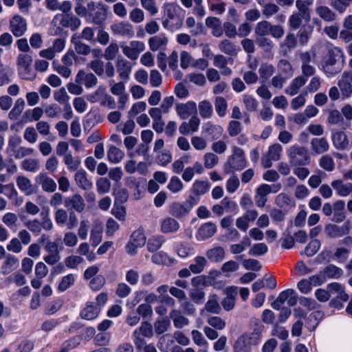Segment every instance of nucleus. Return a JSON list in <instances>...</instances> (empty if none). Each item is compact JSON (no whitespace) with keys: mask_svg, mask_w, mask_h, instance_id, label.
I'll list each match as a JSON object with an SVG mask.
<instances>
[{"mask_svg":"<svg viewBox=\"0 0 352 352\" xmlns=\"http://www.w3.org/2000/svg\"><path fill=\"white\" fill-rule=\"evenodd\" d=\"M331 186L336 190L341 197L349 195L352 191V184H343L341 180H334L331 182Z\"/></svg>","mask_w":352,"mask_h":352,"instance_id":"36","label":"nucleus"},{"mask_svg":"<svg viewBox=\"0 0 352 352\" xmlns=\"http://www.w3.org/2000/svg\"><path fill=\"white\" fill-rule=\"evenodd\" d=\"M278 74L282 75L287 79L290 78L294 74V69L290 63L285 60L281 59L278 61Z\"/></svg>","mask_w":352,"mask_h":352,"instance_id":"37","label":"nucleus"},{"mask_svg":"<svg viewBox=\"0 0 352 352\" xmlns=\"http://www.w3.org/2000/svg\"><path fill=\"white\" fill-rule=\"evenodd\" d=\"M206 25L212 30V34L215 37H221L223 34L221 21L219 18L209 16L206 19Z\"/></svg>","mask_w":352,"mask_h":352,"instance_id":"23","label":"nucleus"},{"mask_svg":"<svg viewBox=\"0 0 352 352\" xmlns=\"http://www.w3.org/2000/svg\"><path fill=\"white\" fill-rule=\"evenodd\" d=\"M71 42L74 45L76 52L80 55L87 56L91 53V48L84 43L78 34H74L71 38Z\"/></svg>","mask_w":352,"mask_h":352,"instance_id":"24","label":"nucleus"},{"mask_svg":"<svg viewBox=\"0 0 352 352\" xmlns=\"http://www.w3.org/2000/svg\"><path fill=\"white\" fill-rule=\"evenodd\" d=\"M170 326V322L167 318L158 319L154 322L155 332L157 335H161L166 332Z\"/></svg>","mask_w":352,"mask_h":352,"instance_id":"46","label":"nucleus"},{"mask_svg":"<svg viewBox=\"0 0 352 352\" xmlns=\"http://www.w3.org/2000/svg\"><path fill=\"white\" fill-rule=\"evenodd\" d=\"M294 293V290L293 289H287L285 290L278 295L276 300L272 303V307L277 310H279L281 306L287 300L289 297Z\"/></svg>","mask_w":352,"mask_h":352,"instance_id":"43","label":"nucleus"},{"mask_svg":"<svg viewBox=\"0 0 352 352\" xmlns=\"http://www.w3.org/2000/svg\"><path fill=\"white\" fill-rule=\"evenodd\" d=\"M65 207L75 210L78 212H81L84 210L85 204L83 198L78 194L74 195L72 197L67 198L65 200Z\"/></svg>","mask_w":352,"mask_h":352,"instance_id":"22","label":"nucleus"},{"mask_svg":"<svg viewBox=\"0 0 352 352\" xmlns=\"http://www.w3.org/2000/svg\"><path fill=\"white\" fill-rule=\"evenodd\" d=\"M322 274H324V276L325 277V279L327 278H339L341 277L343 274V271L341 268L330 264L327 265L322 271Z\"/></svg>","mask_w":352,"mask_h":352,"instance_id":"41","label":"nucleus"},{"mask_svg":"<svg viewBox=\"0 0 352 352\" xmlns=\"http://www.w3.org/2000/svg\"><path fill=\"white\" fill-rule=\"evenodd\" d=\"M190 210L186 204L179 203H173L170 207V214L177 218H180L186 216Z\"/></svg>","mask_w":352,"mask_h":352,"instance_id":"40","label":"nucleus"},{"mask_svg":"<svg viewBox=\"0 0 352 352\" xmlns=\"http://www.w3.org/2000/svg\"><path fill=\"white\" fill-rule=\"evenodd\" d=\"M283 146L276 143L269 147L267 154L263 157L262 163L264 168H270L272 166V160L278 161L280 159Z\"/></svg>","mask_w":352,"mask_h":352,"instance_id":"8","label":"nucleus"},{"mask_svg":"<svg viewBox=\"0 0 352 352\" xmlns=\"http://www.w3.org/2000/svg\"><path fill=\"white\" fill-rule=\"evenodd\" d=\"M10 28L11 32L15 36H21L23 35L27 30L26 21L19 15H14L10 20Z\"/></svg>","mask_w":352,"mask_h":352,"instance_id":"13","label":"nucleus"},{"mask_svg":"<svg viewBox=\"0 0 352 352\" xmlns=\"http://www.w3.org/2000/svg\"><path fill=\"white\" fill-rule=\"evenodd\" d=\"M316 12L322 20L327 22L333 21L336 19V14L326 6H317Z\"/></svg>","mask_w":352,"mask_h":352,"instance_id":"34","label":"nucleus"},{"mask_svg":"<svg viewBox=\"0 0 352 352\" xmlns=\"http://www.w3.org/2000/svg\"><path fill=\"white\" fill-rule=\"evenodd\" d=\"M275 72V67L272 64L264 63H262L258 69V73L261 78L264 80L271 77Z\"/></svg>","mask_w":352,"mask_h":352,"instance_id":"50","label":"nucleus"},{"mask_svg":"<svg viewBox=\"0 0 352 352\" xmlns=\"http://www.w3.org/2000/svg\"><path fill=\"white\" fill-rule=\"evenodd\" d=\"M204 309L208 312L219 314L221 311L219 303V297L216 294L210 295L208 301L206 302Z\"/></svg>","mask_w":352,"mask_h":352,"instance_id":"33","label":"nucleus"},{"mask_svg":"<svg viewBox=\"0 0 352 352\" xmlns=\"http://www.w3.org/2000/svg\"><path fill=\"white\" fill-rule=\"evenodd\" d=\"M232 155L228 158V164L234 170H241L246 166L244 152L237 146L232 148Z\"/></svg>","mask_w":352,"mask_h":352,"instance_id":"7","label":"nucleus"},{"mask_svg":"<svg viewBox=\"0 0 352 352\" xmlns=\"http://www.w3.org/2000/svg\"><path fill=\"white\" fill-rule=\"evenodd\" d=\"M256 42L258 47L265 52L270 53L274 48V43L272 41L265 36L256 38Z\"/></svg>","mask_w":352,"mask_h":352,"instance_id":"60","label":"nucleus"},{"mask_svg":"<svg viewBox=\"0 0 352 352\" xmlns=\"http://www.w3.org/2000/svg\"><path fill=\"white\" fill-rule=\"evenodd\" d=\"M25 107V101L23 98H18L14 107L9 113V118L11 120H16L21 115Z\"/></svg>","mask_w":352,"mask_h":352,"instance_id":"48","label":"nucleus"},{"mask_svg":"<svg viewBox=\"0 0 352 352\" xmlns=\"http://www.w3.org/2000/svg\"><path fill=\"white\" fill-rule=\"evenodd\" d=\"M226 297L221 301L223 308L229 311L234 309L235 306L236 297L237 296V287H230L226 289Z\"/></svg>","mask_w":352,"mask_h":352,"instance_id":"20","label":"nucleus"},{"mask_svg":"<svg viewBox=\"0 0 352 352\" xmlns=\"http://www.w3.org/2000/svg\"><path fill=\"white\" fill-rule=\"evenodd\" d=\"M252 345V344L249 343L242 336L237 340L234 348L235 352H249Z\"/></svg>","mask_w":352,"mask_h":352,"instance_id":"64","label":"nucleus"},{"mask_svg":"<svg viewBox=\"0 0 352 352\" xmlns=\"http://www.w3.org/2000/svg\"><path fill=\"white\" fill-rule=\"evenodd\" d=\"M36 182L41 186L43 191L53 192L56 190V183L45 173H40L36 177Z\"/></svg>","mask_w":352,"mask_h":352,"instance_id":"16","label":"nucleus"},{"mask_svg":"<svg viewBox=\"0 0 352 352\" xmlns=\"http://www.w3.org/2000/svg\"><path fill=\"white\" fill-rule=\"evenodd\" d=\"M64 163L70 170H76L80 164V160L78 157H74L72 153L65 155Z\"/></svg>","mask_w":352,"mask_h":352,"instance_id":"55","label":"nucleus"},{"mask_svg":"<svg viewBox=\"0 0 352 352\" xmlns=\"http://www.w3.org/2000/svg\"><path fill=\"white\" fill-rule=\"evenodd\" d=\"M74 179L78 186L85 190H90L93 186L92 182L88 179L85 170H78L75 174Z\"/></svg>","mask_w":352,"mask_h":352,"instance_id":"28","label":"nucleus"},{"mask_svg":"<svg viewBox=\"0 0 352 352\" xmlns=\"http://www.w3.org/2000/svg\"><path fill=\"white\" fill-rule=\"evenodd\" d=\"M169 317L173 320L174 326L177 329H182L189 323L188 319L182 314L180 310H171Z\"/></svg>","mask_w":352,"mask_h":352,"instance_id":"27","label":"nucleus"},{"mask_svg":"<svg viewBox=\"0 0 352 352\" xmlns=\"http://www.w3.org/2000/svg\"><path fill=\"white\" fill-rule=\"evenodd\" d=\"M350 229L351 223L349 221H346L342 226L329 223L324 227V232L330 238H338L348 234Z\"/></svg>","mask_w":352,"mask_h":352,"instance_id":"9","label":"nucleus"},{"mask_svg":"<svg viewBox=\"0 0 352 352\" xmlns=\"http://www.w3.org/2000/svg\"><path fill=\"white\" fill-rule=\"evenodd\" d=\"M197 111L195 102L188 101L185 104H178L176 106V112L180 118L185 120L192 115H196Z\"/></svg>","mask_w":352,"mask_h":352,"instance_id":"15","label":"nucleus"},{"mask_svg":"<svg viewBox=\"0 0 352 352\" xmlns=\"http://www.w3.org/2000/svg\"><path fill=\"white\" fill-rule=\"evenodd\" d=\"M342 55V51L338 48L329 50L322 60L324 72L330 75H335L340 72L342 68L338 62Z\"/></svg>","mask_w":352,"mask_h":352,"instance_id":"1","label":"nucleus"},{"mask_svg":"<svg viewBox=\"0 0 352 352\" xmlns=\"http://www.w3.org/2000/svg\"><path fill=\"white\" fill-rule=\"evenodd\" d=\"M210 187V184L206 181L197 180L194 182L192 190L195 195H201L206 193Z\"/></svg>","mask_w":352,"mask_h":352,"instance_id":"53","label":"nucleus"},{"mask_svg":"<svg viewBox=\"0 0 352 352\" xmlns=\"http://www.w3.org/2000/svg\"><path fill=\"white\" fill-rule=\"evenodd\" d=\"M307 78L304 76H298L295 78L289 86L285 89V93L289 96L297 94L300 88L305 85Z\"/></svg>","mask_w":352,"mask_h":352,"instance_id":"31","label":"nucleus"},{"mask_svg":"<svg viewBox=\"0 0 352 352\" xmlns=\"http://www.w3.org/2000/svg\"><path fill=\"white\" fill-rule=\"evenodd\" d=\"M213 64L221 69V73L223 76H230L232 74V69L228 67V59L224 56L221 54L214 56Z\"/></svg>","mask_w":352,"mask_h":352,"instance_id":"30","label":"nucleus"},{"mask_svg":"<svg viewBox=\"0 0 352 352\" xmlns=\"http://www.w3.org/2000/svg\"><path fill=\"white\" fill-rule=\"evenodd\" d=\"M18 188L25 195H31L33 192V185L31 181L25 176H18L16 180Z\"/></svg>","mask_w":352,"mask_h":352,"instance_id":"38","label":"nucleus"},{"mask_svg":"<svg viewBox=\"0 0 352 352\" xmlns=\"http://www.w3.org/2000/svg\"><path fill=\"white\" fill-rule=\"evenodd\" d=\"M217 232L214 223L208 222L203 224L197 230L196 238L199 241H205L212 237Z\"/></svg>","mask_w":352,"mask_h":352,"instance_id":"19","label":"nucleus"},{"mask_svg":"<svg viewBox=\"0 0 352 352\" xmlns=\"http://www.w3.org/2000/svg\"><path fill=\"white\" fill-rule=\"evenodd\" d=\"M21 167L23 170L29 172H36L39 168L38 160L29 158L21 162Z\"/></svg>","mask_w":352,"mask_h":352,"instance_id":"58","label":"nucleus"},{"mask_svg":"<svg viewBox=\"0 0 352 352\" xmlns=\"http://www.w3.org/2000/svg\"><path fill=\"white\" fill-rule=\"evenodd\" d=\"M106 94V89L102 86H99L97 89L87 96V99L91 103L102 101Z\"/></svg>","mask_w":352,"mask_h":352,"instance_id":"54","label":"nucleus"},{"mask_svg":"<svg viewBox=\"0 0 352 352\" xmlns=\"http://www.w3.org/2000/svg\"><path fill=\"white\" fill-rule=\"evenodd\" d=\"M124 153L119 148L111 146L107 151V157L109 162L113 164L120 162L124 157Z\"/></svg>","mask_w":352,"mask_h":352,"instance_id":"39","label":"nucleus"},{"mask_svg":"<svg viewBox=\"0 0 352 352\" xmlns=\"http://www.w3.org/2000/svg\"><path fill=\"white\" fill-rule=\"evenodd\" d=\"M268 251L267 245L264 243L253 245L249 250V254L253 256L264 255Z\"/></svg>","mask_w":352,"mask_h":352,"instance_id":"57","label":"nucleus"},{"mask_svg":"<svg viewBox=\"0 0 352 352\" xmlns=\"http://www.w3.org/2000/svg\"><path fill=\"white\" fill-rule=\"evenodd\" d=\"M167 43V37L162 34L154 36L148 39L149 47L153 52L165 47Z\"/></svg>","mask_w":352,"mask_h":352,"instance_id":"29","label":"nucleus"},{"mask_svg":"<svg viewBox=\"0 0 352 352\" xmlns=\"http://www.w3.org/2000/svg\"><path fill=\"white\" fill-rule=\"evenodd\" d=\"M100 309L91 304L87 305V307L81 311V317L85 320H93L96 318Z\"/></svg>","mask_w":352,"mask_h":352,"instance_id":"45","label":"nucleus"},{"mask_svg":"<svg viewBox=\"0 0 352 352\" xmlns=\"http://www.w3.org/2000/svg\"><path fill=\"white\" fill-rule=\"evenodd\" d=\"M207 264V260L204 256H197L193 263L190 265V270L193 274H199L202 272Z\"/></svg>","mask_w":352,"mask_h":352,"instance_id":"42","label":"nucleus"},{"mask_svg":"<svg viewBox=\"0 0 352 352\" xmlns=\"http://www.w3.org/2000/svg\"><path fill=\"white\" fill-rule=\"evenodd\" d=\"M271 23L267 21L258 22L255 27V34L260 37H263L270 34Z\"/></svg>","mask_w":352,"mask_h":352,"instance_id":"56","label":"nucleus"},{"mask_svg":"<svg viewBox=\"0 0 352 352\" xmlns=\"http://www.w3.org/2000/svg\"><path fill=\"white\" fill-rule=\"evenodd\" d=\"M201 123L200 119L196 116H193L188 122H184L179 127V131L182 135H188L193 133L198 130Z\"/></svg>","mask_w":352,"mask_h":352,"instance_id":"17","label":"nucleus"},{"mask_svg":"<svg viewBox=\"0 0 352 352\" xmlns=\"http://www.w3.org/2000/svg\"><path fill=\"white\" fill-rule=\"evenodd\" d=\"M119 52L118 45L111 43L104 50V57L107 60H112L116 58Z\"/></svg>","mask_w":352,"mask_h":352,"instance_id":"63","label":"nucleus"},{"mask_svg":"<svg viewBox=\"0 0 352 352\" xmlns=\"http://www.w3.org/2000/svg\"><path fill=\"white\" fill-rule=\"evenodd\" d=\"M146 243V236L142 231L138 230L134 231L130 239V241L126 245L127 252L131 255L136 253V250Z\"/></svg>","mask_w":352,"mask_h":352,"instance_id":"10","label":"nucleus"},{"mask_svg":"<svg viewBox=\"0 0 352 352\" xmlns=\"http://www.w3.org/2000/svg\"><path fill=\"white\" fill-rule=\"evenodd\" d=\"M206 255L210 261L219 263L224 259L226 252L223 248L217 246L207 250Z\"/></svg>","mask_w":352,"mask_h":352,"instance_id":"32","label":"nucleus"},{"mask_svg":"<svg viewBox=\"0 0 352 352\" xmlns=\"http://www.w3.org/2000/svg\"><path fill=\"white\" fill-rule=\"evenodd\" d=\"M200 116L204 118H210L213 113L212 104L208 100H203L199 103Z\"/></svg>","mask_w":352,"mask_h":352,"instance_id":"47","label":"nucleus"},{"mask_svg":"<svg viewBox=\"0 0 352 352\" xmlns=\"http://www.w3.org/2000/svg\"><path fill=\"white\" fill-rule=\"evenodd\" d=\"M179 228V223L174 219L170 217L164 219L160 225V230L162 233H174Z\"/></svg>","mask_w":352,"mask_h":352,"instance_id":"26","label":"nucleus"},{"mask_svg":"<svg viewBox=\"0 0 352 352\" xmlns=\"http://www.w3.org/2000/svg\"><path fill=\"white\" fill-rule=\"evenodd\" d=\"M24 226L28 229L29 232H31L36 235H38L41 232V223L37 219L25 221L24 223Z\"/></svg>","mask_w":352,"mask_h":352,"instance_id":"61","label":"nucleus"},{"mask_svg":"<svg viewBox=\"0 0 352 352\" xmlns=\"http://www.w3.org/2000/svg\"><path fill=\"white\" fill-rule=\"evenodd\" d=\"M290 164L292 166H306L310 162V156L307 148L294 144L287 151Z\"/></svg>","mask_w":352,"mask_h":352,"instance_id":"2","label":"nucleus"},{"mask_svg":"<svg viewBox=\"0 0 352 352\" xmlns=\"http://www.w3.org/2000/svg\"><path fill=\"white\" fill-rule=\"evenodd\" d=\"M204 131L208 135H210L213 140H217L221 136L223 129L219 125H214L208 123L206 124Z\"/></svg>","mask_w":352,"mask_h":352,"instance_id":"51","label":"nucleus"},{"mask_svg":"<svg viewBox=\"0 0 352 352\" xmlns=\"http://www.w3.org/2000/svg\"><path fill=\"white\" fill-rule=\"evenodd\" d=\"M153 335L152 325L147 322L142 323L141 326L133 332V342L138 349H141L146 342L144 337L151 338Z\"/></svg>","mask_w":352,"mask_h":352,"instance_id":"4","label":"nucleus"},{"mask_svg":"<svg viewBox=\"0 0 352 352\" xmlns=\"http://www.w3.org/2000/svg\"><path fill=\"white\" fill-rule=\"evenodd\" d=\"M343 98H348L352 95V72H344L341 78L338 81Z\"/></svg>","mask_w":352,"mask_h":352,"instance_id":"12","label":"nucleus"},{"mask_svg":"<svg viewBox=\"0 0 352 352\" xmlns=\"http://www.w3.org/2000/svg\"><path fill=\"white\" fill-rule=\"evenodd\" d=\"M310 148L311 152L315 155H320L329 151L330 144L324 137L314 138L311 140Z\"/></svg>","mask_w":352,"mask_h":352,"instance_id":"14","label":"nucleus"},{"mask_svg":"<svg viewBox=\"0 0 352 352\" xmlns=\"http://www.w3.org/2000/svg\"><path fill=\"white\" fill-rule=\"evenodd\" d=\"M88 67L98 76H102L104 74L108 78L115 76V68L111 62L104 63L101 59L96 58L89 63Z\"/></svg>","mask_w":352,"mask_h":352,"instance_id":"3","label":"nucleus"},{"mask_svg":"<svg viewBox=\"0 0 352 352\" xmlns=\"http://www.w3.org/2000/svg\"><path fill=\"white\" fill-rule=\"evenodd\" d=\"M111 182L106 177L99 178L96 182V188L98 193L100 194H105L110 191L111 189Z\"/></svg>","mask_w":352,"mask_h":352,"instance_id":"62","label":"nucleus"},{"mask_svg":"<svg viewBox=\"0 0 352 352\" xmlns=\"http://www.w3.org/2000/svg\"><path fill=\"white\" fill-rule=\"evenodd\" d=\"M110 29L115 36L132 38L135 34L133 25L127 21L116 22L111 25Z\"/></svg>","mask_w":352,"mask_h":352,"instance_id":"6","label":"nucleus"},{"mask_svg":"<svg viewBox=\"0 0 352 352\" xmlns=\"http://www.w3.org/2000/svg\"><path fill=\"white\" fill-rule=\"evenodd\" d=\"M32 63V58L30 55L26 54H21L17 58V65L19 71L23 72H28Z\"/></svg>","mask_w":352,"mask_h":352,"instance_id":"35","label":"nucleus"},{"mask_svg":"<svg viewBox=\"0 0 352 352\" xmlns=\"http://www.w3.org/2000/svg\"><path fill=\"white\" fill-rule=\"evenodd\" d=\"M116 67L121 79L126 80L129 78L132 71V66L129 61L122 57H119L117 59Z\"/></svg>","mask_w":352,"mask_h":352,"instance_id":"21","label":"nucleus"},{"mask_svg":"<svg viewBox=\"0 0 352 352\" xmlns=\"http://www.w3.org/2000/svg\"><path fill=\"white\" fill-rule=\"evenodd\" d=\"M263 325L259 322H256L254 324L253 331L245 333L244 335H243V336L245 339H246V340L249 342V343L252 344V345H256L261 340V332L263 331Z\"/></svg>","mask_w":352,"mask_h":352,"instance_id":"25","label":"nucleus"},{"mask_svg":"<svg viewBox=\"0 0 352 352\" xmlns=\"http://www.w3.org/2000/svg\"><path fill=\"white\" fill-rule=\"evenodd\" d=\"M331 140L336 149L345 150L347 148L349 141L346 134L341 131H336L332 133Z\"/></svg>","mask_w":352,"mask_h":352,"instance_id":"18","label":"nucleus"},{"mask_svg":"<svg viewBox=\"0 0 352 352\" xmlns=\"http://www.w3.org/2000/svg\"><path fill=\"white\" fill-rule=\"evenodd\" d=\"M19 259L16 256L8 254L6 257V260L2 265V269L12 272L19 267Z\"/></svg>","mask_w":352,"mask_h":352,"instance_id":"52","label":"nucleus"},{"mask_svg":"<svg viewBox=\"0 0 352 352\" xmlns=\"http://www.w3.org/2000/svg\"><path fill=\"white\" fill-rule=\"evenodd\" d=\"M219 48L221 52L231 56H234L237 54L236 45L230 41L224 39L220 42Z\"/></svg>","mask_w":352,"mask_h":352,"instance_id":"44","label":"nucleus"},{"mask_svg":"<svg viewBox=\"0 0 352 352\" xmlns=\"http://www.w3.org/2000/svg\"><path fill=\"white\" fill-rule=\"evenodd\" d=\"M120 47L123 54L131 60H136L139 55L145 50L144 43L140 41H131L129 45L123 43Z\"/></svg>","mask_w":352,"mask_h":352,"instance_id":"5","label":"nucleus"},{"mask_svg":"<svg viewBox=\"0 0 352 352\" xmlns=\"http://www.w3.org/2000/svg\"><path fill=\"white\" fill-rule=\"evenodd\" d=\"M98 81V78L94 74L87 72L83 69L79 70L75 78L76 83L84 85L87 89L96 86Z\"/></svg>","mask_w":352,"mask_h":352,"instance_id":"11","label":"nucleus"},{"mask_svg":"<svg viewBox=\"0 0 352 352\" xmlns=\"http://www.w3.org/2000/svg\"><path fill=\"white\" fill-rule=\"evenodd\" d=\"M319 165L321 168L328 172H331L335 168L333 159L329 155H324L319 160Z\"/></svg>","mask_w":352,"mask_h":352,"instance_id":"49","label":"nucleus"},{"mask_svg":"<svg viewBox=\"0 0 352 352\" xmlns=\"http://www.w3.org/2000/svg\"><path fill=\"white\" fill-rule=\"evenodd\" d=\"M189 296L195 303L200 305L204 300L205 292L199 288H192L189 291Z\"/></svg>","mask_w":352,"mask_h":352,"instance_id":"59","label":"nucleus"}]
</instances>
